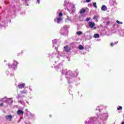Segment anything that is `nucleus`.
Instances as JSON below:
<instances>
[{
  "label": "nucleus",
  "mask_w": 124,
  "mask_h": 124,
  "mask_svg": "<svg viewBox=\"0 0 124 124\" xmlns=\"http://www.w3.org/2000/svg\"><path fill=\"white\" fill-rule=\"evenodd\" d=\"M62 74H65L66 75V78L67 79H72L73 77L72 72L71 71L66 70V69H62Z\"/></svg>",
  "instance_id": "1"
},
{
  "label": "nucleus",
  "mask_w": 124,
  "mask_h": 124,
  "mask_svg": "<svg viewBox=\"0 0 124 124\" xmlns=\"http://www.w3.org/2000/svg\"><path fill=\"white\" fill-rule=\"evenodd\" d=\"M67 9L70 12V13H73L74 10H75V6L73 3H68L67 5Z\"/></svg>",
  "instance_id": "2"
},
{
  "label": "nucleus",
  "mask_w": 124,
  "mask_h": 124,
  "mask_svg": "<svg viewBox=\"0 0 124 124\" xmlns=\"http://www.w3.org/2000/svg\"><path fill=\"white\" fill-rule=\"evenodd\" d=\"M12 118L13 117L11 115H6L5 116L6 121H8V122H11V121H12Z\"/></svg>",
  "instance_id": "3"
},
{
  "label": "nucleus",
  "mask_w": 124,
  "mask_h": 124,
  "mask_svg": "<svg viewBox=\"0 0 124 124\" xmlns=\"http://www.w3.org/2000/svg\"><path fill=\"white\" fill-rule=\"evenodd\" d=\"M88 25L91 29H93V28H94V26H95V23L93 22H89Z\"/></svg>",
  "instance_id": "4"
},
{
  "label": "nucleus",
  "mask_w": 124,
  "mask_h": 124,
  "mask_svg": "<svg viewBox=\"0 0 124 124\" xmlns=\"http://www.w3.org/2000/svg\"><path fill=\"white\" fill-rule=\"evenodd\" d=\"M25 83H20L18 84V87L19 89H23V88L25 87Z\"/></svg>",
  "instance_id": "5"
},
{
  "label": "nucleus",
  "mask_w": 124,
  "mask_h": 124,
  "mask_svg": "<svg viewBox=\"0 0 124 124\" xmlns=\"http://www.w3.org/2000/svg\"><path fill=\"white\" fill-rule=\"evenodd\" d=\"M55 68L56 69H59V70H61V69H62V64L58 65L57 66H56L55 67Z\"/></svg>",
  "instance_id": "6"
},
{
  "label": "nucleus",
  "mask_w": 124,
  "mask_h": 124,
  "mask_svg": "<svg viewBox=\"0 0 124 124\" xmlns=\"http://www.w3.org/2000/svg\"><path fill=\"white\" fill-rule=\"evenodd\" d=\"M64 50L67 53H68L70 51V49L68 48V46H66L64 47Z\"/></svg>",
  "instance_id": "7"
},
{
  "label": "nucleus",
  "mask_w": 124,
  "mask_h": 124,
  "mask_svg": "<svg viewBox=\"0 0 124 124\" xmlns=\"http://www.w3.org/2000/svg\"><path fill=\"white\" fill-rule=\"evenodd\" d=\"M102 11H106L107 10V7L105 5H103L101 7Z\"/></svg>",
  "instance_id": "8"
},
{
  "label": "nucleus",
  "mask_w": 124,
  "mask_h": 124,
  "mask_svg": "<svg viewBox=\"0 0 124 124\" xmlns=\"http://www.w3.org/2000/svg\"><path fill=\"white\" fill-rule=\"evenodd\" d=\"M17 115H23L24 114V111L23 110H21V109H19L17 112Z\"/></svg>",
  "instance_id": "9"
},
{
  "label": "nucleus",
  "mask_w": 124,
  "mask_h": 124,
  "mask_svg": "<svg viewBox=\"0 0 124 124\" xmlns=\"http://www.w3.org/2000/svg\"><path fill=\"white\" fill-rule=\"evenodd\" d=\"M17 65V62H14L13 65L11 66L12 68L13 69H15V67H16V66Z\"/></svg>",
  "instance_id": "10"
},
{
  "label": "nucleus",
  "mask_w": 124,
  "mask_h": 124,
  "mask_svg": "<svg viewBox=\"0 0 124 124\" xmlns=\"http://www.w3.org/2000/svg\"><path fill=\"white\" fill-rule=\"evenodd\" d=\"M61 21H62V17H58L57 19V22L59 24V23H61Z\"/></svg>",
  "instance_id": "11"
},
{
  "label": "nucleus",
  "mask_w": 124,
  "mask_h": 124,
  "mask_svg": "<svg viewBox=\"0 0 124 124\" xmlns=\"http://www.w3.org/2000/svg\"><path fill=\"white\" fill-rule=\"evenodd\" d=\"M85 12H86V9H81L79 11L80 14H83V13H85Z\"/></svg>",
  "instance_id": "12"
},
{
  "label": "nucleus",
  "mask_w": 124,
  "mask_h": 124,
  "mask_svg": "<svg viewBox=\"0 0 124 124\" xmlns=\"http://www.w3.org/2000/svg\"><path fill=\"white\" fill-rule=\"evenodd\" d=\"M57 39H54L53 41V47L56 46V43H57Z\"/></svg>",
  "instance_id": "13"
},
{
  "label": "nucleus",
  "mask_w": 124,
  "mask_h": 124,
  "mask_svg": "<svg viewBox=\"0 0 124 124\" xmlns=\"http://www.w3.org/2000/svg\"><path fill=\"white\" fill-rule=\"evenodd\" d=\"M79 50H84V46L82 45H79L78 46Z\"/></svg>",
  "instance_id": "14"
},
{
  "label": "nucleus",
  "mask_w": 124,
  "mask_h": 124,
  "mask_svg": "<svg viewBox=\"0 0 124 124\" xmlns=\"http://www.w3.org/2000/svg\"><path fill=\"white\" fill-rule=\"evenodd\" d=\"M94 38H99V35L98 34H95L94 35Z\"/></svg>",
  "instance_id": "15"
},
{
  "label": "nucleus",
  "mask_w": 124,
  "mask_h": 124,
  "mask_svg": "<svg viewBox=\"0 0 124 124\" xmlns=\"http://www.w3.org/2000/svg\"><path fill=\"white\" fill-rule=\"evenodd\" d=\"M82 32L81 31H79L77 32V34H78V35H81V34H82Z\"/></svg>",
  "instance_id": "16"
},
{
  "label": "nucleus",
  "mask_w": 124,
  "mask_h": 124,
  "mask_svg": "<svg viewBox=\"0 0 124 124\" xmlns=\"http://www.w3.org/2000/svg\"><path fill=\"white\" fill-rule=\"evenodd\" d=\"M93 5L95 8H97V6H96V2H93Z\"/></svg>",
  "instance_id": "17"
},
{
  "label": "nucleus",
  "mask_w": 124,
  "mask_h": 124,
  "mask_svg": "<svg viewBox=\"0 0 124 124\" xmlns=\"http://www.w3.org/2000/svg\"><path fill=\"white\" fill-rule=\"evenodd\" d=\"M8 101L9 102H10V103H13V101L12 100H11V98L8 99Z\"/></svg>",
  "instance_id": "18"
},
{
  "label": "nucleus",
  "mask_w": 124,
  "mask_h": 124,
  "mask_svg": "<svg viewBox=\"0 0 124 124\" xmlns=\"http://www.w3.org/2000/svg\"><path fill=\"white\" fill-rule=\"evenodd\" d=\"M21 93H27V90L25 91H20Z\"/></svg>",
  "instance_id": "19"
},
{
  "label": "nucleus",
  "mask_w": 124,
  "mask_h": 124,
  "mask_svg": "<svg viewBox=\"0 0 124 124\" xmlns=\"http://www.w3.org/2000/svg\"><path fill=\"white\" fill-rule=\"evenodd\" d=\"M116 23H117V24H119L120 25H122V24H123V22H120V21H119V20H117V21H116Z\"/></svg>",
  "instance_id": "20"
},
{
  "label": "nucleus",
  "mask_w": 124,
  "mask_h": 124,
  "mask_svg": "<svg viewBox=\"0 0 124 124\" xmlns=\"http://www.w3.org/2000/svg\"><path fill=\"white\" fill-rule=\"evenodd\" d=\"M62 16V13H60L59 14V17H61Z\"/></svg>",
  "instance_id": "21"
},
{
  "label": "nucleus",
  "mask_w": 124,
  "mask_h": 124,
  "mask_svg": "<svg viewBox=\"0 0 124 124\" xmlns=\"http://www.w3.org/2000/svg\"><path fill=\"white\" fill-rule=\"evenodd\" d=\"M93 19L94 20H97V17L96 16H94L93 17Z\"/></svg>",
  "instance_id": "22"
},
{
  "label": "nucleus",
  "mask_w": 124,
  "mask_h": 124,
  "mask_svg": "<svg viewBox=\"0 0 124 124\" xmlns=\"http://www.w3.org/2000/svg\"><path fill=\"white\" fill-rule=\"evenodd\" d=\"M90 20H91V18H87L86 19V22H89V21H90Z\"/></svg>",
  "instance_id": "23"
},
{
  "label": "nucleus",
  "mask_w": 124,
  "mask_h": 124,
  "mask_svg": "<svg viewBox=\"0 0 124 124\" xmlns=\"http://www.w3.org/2000/svg\"><path fill=\"white\" fill-rule=\"evenodd\" d=\"M123 109V107L120 106L119 108H117L118 110H122Z\"/></svg>",
  "instance_id": "24"
},
{
  "label": "nucleus",
  "mask_w": 124,
  "mask_h": 124,
  "mask_svg": "<svg viewBox=\"0 0 124 124\" xmlns=\"http://www.w3.org/2000/svg\"><path fill=\"white\" fill-rule=\"evenodd\" d=\"M21 95H20V94H18V96H17L18 99H19V98H21Z\"/></svg>",
  "instance_id": "25"
},
{
  "label": "nucleus",
  "mask_w": 124,
  "mask_h": 124,
  "mask_svg": "<svg viewBox=\"0 0 124 124\" xmlns=\"http://www.w3.org/2000/svg\"><path fill=\"white\" fill-rule=\"evenodd\" d=\"M60 32H61V33H62V34H64V33H63L62 32V30H61Z\"/></svg>",
  "instance_id": "26"
},
{
  "label": "nucleus",
  "mask_w": 124,
  "mask_h": 124,
  "mask_svg": "<svg viewBox=\"0 0 124 124\" xmlns=\"http://www.w3.org/2000/svg\"><path fill=\"white\" fill-rule=\"evenodd\" d=\"M18 102L19 103H21V104L23 103V101H18Z\"/></svg>",
  "instance_id": "27"
},
{
  "label": "nucleus",
  "mask_w": 124,
  "mask_h": 124,
  "mask_svg": "<svg viewBox=\"0 0 124 124\" xmlns=\"http://www.w3.org/2000/svg\"><path fill=\"white\" fill-rule=\"evenodd\" d=\"M40 0H37V3H40Z\"/></svg>",
  "instance_id": "28"
},
{
  "label": "nucleus",
  "mask_w": 124,
  "mask_h": 124,
  "mask_svg": "<svg viewBox=\"0 0 124 124\" xmlns=\"http://www.w3.org/2000/svg\"><path fill=\"white\" fill-rule=\"evenodd\" d=\"M91 1V0H86V2H90Z\"/></svg>",
  "instance_id": "29"
},
{
  "label": "nucleus",
  "mask_w": 124,
  "mask_h": 124,
  "mask_svg": "<svg viewBox=\"0 0 124 124\" xmlns=\"http://www.w3.org/2000/svg\"><path fill=\"white\" fill-rule=\"evenodd\" d=\"M107 25H110V22L108 21L107 22Z\"/></svg>",
  "instance_id": "30"
},
{
  "label": "nucleus",
  "mask_w": 124,
  "mask_h": 124,
  "mask_svg": "<svg viewBox=\"0 0 124 124\" xmlns=\"http://www.w3.org/2000/svg\"><path fill=\"white\" fill-rule=\"evenodd\" d=\"M0 106H3V103L0 104Z\"/></svg>",
  "instance_id": "31"
},
{
  "label": "nucleus",
  "mask_w": 124,
  "mask_h": 124,
  "mask_svg": "<svg viewBox=\"0 0 124 124\" xmlns=\"http://www.w3.org/2000/svg\"><path fill=\"white\" fill-rule=\"evenodd\" d=\"M113 45H114V44H113V43L110 44V46H113Z\"/></svg>",
  "instance_id": "32"
},
{
  "label": "nucleus",
  "mask_w": 124,
  "mask_h": 124,
  "mask_svg": "<svg viewBox=\"0 0 124 124\" xmlns=\"http://www.w3.org/2000/svg\"><path fill=\"white\" fill-rule=\"evenodd\" d=\"M118 44V42H116L115 43V44Z\"/></svg>",
  "instance_id": "33"
},
{
  "label": "nucleus",
  "mask_w": 124,
  "mask_h": 124,
  "mask_svg": "<svg viewBox=\"0 0 124 124\" xmlns=\"http://www.w3.org/2000/svg\"><path fill=\"white\" fill-rule=\"evenodd\" d=\"M94 30H96V27H94Z\"/></svg>",
  "instance_id": "34"
},
{
  "label": "nucleus",
  "mask_w": 124,
  "mask_h": 124,
  "mask_svg": "<svg viewBox=\"0 0 124 124\" xmlns=\"http://www.w3.org/2000/svg\"><path fill=\"white\" fill-rule=\"evenodd\" d=\"M57 48L55 46V50H57Z\"/></svg>",
  "instance_id": "35"
},
{
  "label": "nucleus",
  "mask_w": 124,
  "mask_h": 124,
  "mask_svg": "<svg viewBox=\"0 0 124 124\" xmlns=\"http://www.w3.org/2000/svg\"><path fill=\"white\" fill-rule=\"evenodd\" d=\"M122 124H124V122H122Z\"/></svg>",
  "instance_id": "36"
},
{
  "label": "nucleus",
  "mask_w": 124,
  "mask_h": 124,
  "mask_svg": "<svg viewBox=\"0 0 124 124\" xmlns=\"http://www.w3.org/2000/svg\"><path fill=\"white\" fill-rule=\"evenodd\" d=\"M65 27H66V26H64V29H65Z\"/></svg>",
  "instance_id": "37"
},
{
  "label": "nucleus",
  "mask_w": 124,
  "mask_h": 124,
  "mask_svg": "<svg viewBox=\"0 0 124 124\" xmlns=\"http://www.w3.org/2000/svg\"><path fill=\"white\" fill-rule=\"evenodd\" d=\"M29 90H31V88H29Z\"/></svg>",
  "instance_id": "38"
},
{
  "label": "nucleus",
  "mask_w": 124,
  "mask_h": 124,
  "mask_svg": "<svg viewBox=\"0 0 124 124\" xmlns=\"http://www.w3.org/2000/svg\"><path fill=\"white\" fill-rule=\"evenodd\" d=\"M66 32H67V31H66Z\"/></svg>",
  "instance_id": "39"
},
{
  "label": "nucleus",
  "mask_w": 124,
  "mask_h": 124,
  "mask_svg": "<svg viewBox=\"0 0 124 124\" xmlns=\"http://www.w3.org/2000/svg\"><path fill=\"white\" fill-rule=\"evenodd\" d=\"M85 124H87V122H85Z\"/></svg>",
  "instance_id": "40"
},
{
  "label": "nucleus",
  "mask_w": 124,
  "mask_h": 124,
  "mask_svg": "<svg viewBox=\"0 0 124 124\" xmlns=\"http://www.w3.org/2000/svg\"><path fill=\"white\" fill-rule=\"evenodd\" d=\"M9 66H10V65H9Z\"/></svg>",
  "instance_id": "41"
}]
</instances>
